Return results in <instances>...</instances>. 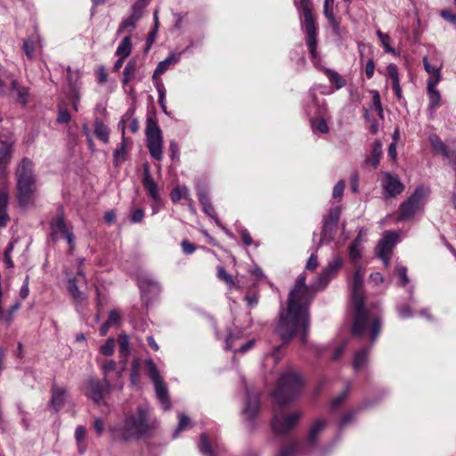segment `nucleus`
Segmentation results:
<instances>
[{
  "mask_svg": "<svg viewBox=\"0 0 456 456\" xmlns=\"http://www.w3.org/2000/svg\"><path fill=\"white\" fill-rule=\"evenodd\" d=\"M342 265L343 259L338 256H334L310 287L305 284L304 273L297 277L289 295L287 311L281 314L277 326V332L284 343L297 334L303 343L306 342L310 325L308 307L316 291L323 289L336 277Z\"/></svg>",
  "mask_w": 456,
  "mask_h": 456,
  "instance_id": "f257e3e1",
  "label": "nucleus"
},
{
  "mask_svg": "<svg viewBox=\"0 0 456 456\" xmlns=\"http://www.w3.org/2000/svg\"><path fill=\"white\" fill-rule=\"evenodd\" d=\"M352 301L354 307L352 333L355 336L362 337L370 327L371 342H374L380 333L381 322L379 318H374L370 321V315L364 308L363 273L361 268H357L354 275Z\"/></svg>",
  "mask_w": 456,
  "mask_h": 456,
  "instance_id": "f03ea898",
  "label": "nucleus"
},
{
  "mask_svg": "<svg viewBox=\"0 0 456 456\" xmlns=\"http://www.w3.org/2000/svg\"><path fill=\"white\" fill-rule=\"evenodd\" d=\"M158 427V421L152 418L147 406H139L136 411L124 420L122 427H113L110 432L114 439L126 442L150 436Z\"/></svg>",
  "mask_w": 456,
  "mask_h": 456,
  "instance_id": "7ed1b4c3",
  "label": "nucleus"
},
{
  "mask_svg": "<svg viewBox=\"0 0 456 456\" xmlns=\"http://www.w3.org/2000/svg\"><path fill=\"white\" fill-rule=\"evenodd\" d=\"M302 388L300 375L294 371H286L280 376L272 396L277 405L284 407L296 400Z\"/></svg>",
  "mask_w": 456,
  "mask_h": 456,
  "instance_id": "20e7f679",
  "label": "nucleus"
},
{
  "mask_svg": "<svg viewBox=\"0 0 456 456\" xmlns=\"http://www.w3.org/2000/svg\"><path fill=\"white\" fill-rule=\"evenodd\" d=\"M33 162L23 158L16 169L18 198L20 206H27L32 201L35 192V176Z\"/></svg>",
  "mask_w": 456,
  "mask_h": 456,
  "instance_id": "39448f33",
  "label": "nucleus"
},
{
  "mask_svg": "<svg viewBox=\"0 0 456 456\" xmlns=\"http://www.w3.org/2000/svg\"><path fill=\"white\" fill-rule=\"evenodd\" d=\"M304 413L301 411H275L271 422L273 432L278 436L291 433L298 425Z\"/></svg>",
  "mask_w": 456,
  "mask_h": 456,
  "instance_id": "423d86ee",
  "label": "nucleus"
},
{
  "mask_svg": "<svg viewBox=\"0 0 456 456\" xmlns=\"http://www.w3.org/2000/svg\"><path fill=\"white\" fill-rule=\"evenodd\" d=\"M299 9L302 10L304 15V23L306 33V43L309 48L312 58H316L317 47V29L314 23L313 15V3L312 0H299Z\"/></svg>",
  "mask_w": 456,
  "mask_h": 456,
  "instance_id": "0eeeda50",
  "label": "nucleus"
},
{
  "mask_svg": "<svg viewBox=\"0 0 456 456\" xmlns=\"http://www.w3.org/2000/svg\"><path fill=\"white\" fill-rule=\"evenodd\" d=\"M148 369V375L154 384L156 395L164 410L170 408V401L167 385L164 383L159 371L152 359L145 361Z\"/></svg>",
  "mask_w": 456,
  "mask_h": 456,
  "instance_id": "6e6552de",
  "label": "nucleus"
},
{
  "mask_svg": "<svg viewBox=\"0 0 456 456\" xmlns=\"http://www.w3.org/2000/svg\"><path fill=\"white\" fill-rule=\"evenodd\" d=\"M427 195V191L422 187H418L407 200L402 203L398 220L403 221L413 217L415 213L422 208Z\"/></svg>",
  "mask_w": 456,
  "mask_h": 456,
  "instance_id": "1a4fd4ad",
  "label": "nucleus"
},
{
  "mask_svg": "<svg viewBox=\"0 0 456 456\" xmlns=\"http://www.w3.org/2000/svg\"><path fill=\"white\" fill-rule=\"evenodd\" d=\"M85 395L97 405H104V395L109 394L105 390V384L95 378H89L84 386Z\"/></svg>",
  "mask_w": 456,
  "mask_h": 456,
  "instance_id": "9d476101",
  "label": "nucleus"
},
{
  "mask_svg": "<svg viewBox=\"0 0 456 456\" xmlns=\"http://www.w3.org/2000/svg\"><path fill=\"white\" fill-rule=\"evenodd\" d=\"M52 235L53 239L58 238V234L63 235L69 244V251L72 253L75 248V238L72 228L66 224L62 214H60L54 221L51 223Z\"/></svg>",
  "mask_w": 456,
  "mask_h": 456,
  "instance_id": "9b49d317",
  "label": "nucleus"
},
{
  "mask_svg": "<svg viewBox=\"0 0 456 456\" xmlns=\"http://www.w3.org/2000/svg\"><path fill=\"white\" fill-rule=\"evenodd\" d=\"M397 241V234L392 232H386L377 247V255L382 259L385 266H388L392 250Z\"/></svg>",
  "mask_w": 456,
  "mask_h": 456,
  "instance_id": "f8f14e48",
  "label": "nucleus"
},
{
  "mask_svg": "<svg viewBox=\"0 0 456 456\" xmlns=\"http://www.w3.org/2000/svg\"><path fill=\"white\" fill-rule=\"evenodd\" d=\"M340 214V207H335L331 208L324 217L321 242L332 240L337 231Z\"/></svg>",
  "mask_w": 456,
  "mask_h": 456,
  "instance_id": "ddd939ff",
  "label": "nucleus"
},
{
  "mask_svg": "<svg viewBox=\"0 0 456 456\" xmlns=\"http://www.w3.org/2000/svg\"><path fill=\"white\" fill-rule=\"evenodd\" d=\"M84 259H81L79 261V265L83 264ZM86 279L84 272L82 271L81 267L78 266V270L77 272V274L74 278L69 279L68 281V290L73 297V298L77 301L81 302L84 299L83 294L79 291L78 286L79 285H86Z\"/></svg>",
  "mask_w": 456,
  "mask_h": 456,
  "instance_id": "4468645a",
  "label": "nucleus"
},
{
  "mask_svg": "<svg viewBox=\"0 0 456 456\" xmlns=\"http://www.w3.org/2000/svg\"><path fill=\"white\" fill-rule=\"evenodd\" d=\"M384 178L383 189L386 197H395L404 191V185L401 183L397 175L386 173Z\"/></svg>",
  "mask_w": 456,
  "mask_h": 456,
  "instance_id": "2eb2a0df",
  "label": "nucleus"
},
{
  "mask_svg": "<svg viewBox=\"0 0 456 456\" xmlns=\"http://www.w3.org/2000/svg\"><path fill=\"white\" fill-rule=\"evenodd\" d=\"M145 4H134L131 7V14L126 19L123 20L118 26V34L124 32L126 29L133 30L135 28L136 22L141 19L142 15V10L145 7Z\"/></svg>",
  "mask_w": 456,
  "mask_h": 456,
  "instance_id": "dca6fc26",
  "label": "nucleus"
},
{
  "mask_svg": "<svg viewBox=\"0 0 456 456\" xmlns=\"http://www.w3.org/2000/svg\"><path fill=\"white\" fill-rule=\"evenodd\" d=\"M429 142L437 153L443 155L451 163H453L454 169H456V153L454 151H451L447 149L446 145L441 140V138L436 134H432L429 135Z\"/></svg>",
  "mask_w": 456,
  "mask_h": 456,
  "instance_id": "f3484780",
  "label": "nucleus"
},
{
  "mask_svg": "<svg viewBox=\"0 0 456 456\" xmlns=\"http://www.w3.org/2000/svg\"><path fill=\"white\" fill-rule=\"evenodd\" d=\"M116 368V362L113 360H107L102 364V373H103V382L105 384V390L108 393H110L114 389L122 390L124 383L123 381H118L116 384L112 385L110 379L109 378V372L110 370H114Z\"/></svg>",
  "mask_w": 456,
  "mask_h": 456,
  "instance_id": "a211bd4d",
  "label": "nucleus"
},
{
  "mask_svg": "<svg viewBox=\"0 0 456 456\" xmlns=\"http://www.w3.org/2000/svg\"><path fill=\"white\" fill-rule=\"evenodd\" d=\"M197 196L200 203L202 206L203 211L210 217L214 218L217 223V219L216 217L215 209L211 204L210 198L208 196V192L207 189L203 186H197Z\"/></svg>",
  "mask_w": 456,
  "mask_h": 456,
  "instance_id": "6ab92c4d",
  "label": "nucleus"
},
{
  "mask_svg": "<svg viewBox=\"0 0 456 456\" xmlns=\"http://www.w3.org/2000/svg\"><path fill=\"white\" fill-rule=\"evenodd\" d=\"M142 184L145 190L147 191L148 194L152 198V200L158 201L159 199L158 185L154 182V179L151 175L150 168L148 166H145L143 168Z\"/></svg>",
  "mask_w": 456,
  "mask_h": 456,
  "instance_id": "aec40b11",
  "label": "nucleus"
},
{
  "mask_svg": "<svg viewBox=\"0 0 456 456\" xmlns=\"http://www.w3.org/2000/svg\"><path fill=\"white\" fill-rule=\"evenodd\" d=\"M66 401V390L61 387L53 385L52 387L51 406L55 411H59Z\"/></svg>",
  "mask_w": 456,
  "mask_h": 456,
  "instance_id": "412c9836",
  "label": "nucleus"
},
{
  "mask_svg": "<svg viewBox=\"0 0 456 456\" xmlns=\"http://www.w3.org/2000/svg\"><path fill=\"white\" fill-rule=\"evenodd\" d=\"M247 403L244 410V414L248 415L249 419H253L259 411V397L258 394L251 395L247 390Z\"/></svg>",
  "mask_w": 456,
  "mask_h": 456,
  "instance_id": "4be33fe9",
  "label": "nucleus"
},
{
  "mask_svg": "<svg viewBox=\"0 0 456 456\" xmlns=\"http://www.w3.org/2000/svg\"><path fill=\"white\" fill-rule=\"evenodd\" d=\"M327 421L324 419H319L315 420L310 428L308 433V444L311 445L315 444L318 440L320 434L326 428Z\"/></svg>",
  "mask_w": 456,
  "mask_h": 456,
  "instance_id": "5701e85b",
  "label": "nucleus"
},
{
  "mask_svg": "<svg viewBox=\"0 0 456 456\" xmlns=\"http://www.w3.org/2000/svg\"><path fill=\"white\" fill-rule=\"evenodd\" d=\"M382 156V143L379 141H375L372 145L370 154L365 159V165H370L376 168L380 161Z\"/></svg>",
  "mask_w": 456,
  "mask_h": 456,
  "instance_id": "b1692460",
  "label": "nucleus"
},
{
  "mask_svg": "<svg viewBox=\"0 0 456 456\" xmlns=\"http://www.w3.org/2000/svg\"><path fill=\"white\" fill-rule=\"evenodd\" d=\"M334 1L335 0H324L323 13L330 25L337 31L339 29V21L334 14Z\"/></svg>",
  "mask_w": 456,
  "mask_h": 456,
  "instance_id": "393cba45",
  "label": "nucleus"
},
{
  "mask_svg": "<svg viewBox=\"0 0 456 456\" xmlns=\"http://www.w3.org/2000/svg\"><path fill=\"white\" fill-rule=\"evenodd\" d=\"M127 140L125 137V125L122 126V142L113 153V161L116 166L126 160Z\"/></svg>",
  "mask_w": 456,
  "mask_h": 456,
  "instance_id": "a878e982",
  "label": "nucleus"
},
{
  "mask_svg": "<svg viewBox=\"0 0 456 456\" xmlns=\"http://www.w3.org/2000/svg\"><path fill=\"white\" fill-rule=\"evenodd\" d=\"M12 156V146L11 143L3 142L0 147V172H4Z\"/></svg>",
  "mask_w": 456,
  "mask_h": 456,
  "instance_id": "bb28decb",
  "label": "nucleus"
},
{
  "mask_svg": "<svg viewBox=\"0 0 456 456\" xmlns=\"http://www.w3.org/2000/svg\"><path fill=\"white\" fill-rule=\"evenodd\" d=\"M137 74V61L134 59L130 60L123 70V86H126L130 81L135 78Z\"/></svg>",
  "mask_w": 456,
  "mask_h": 456,
  "instance_id": "cd10ccee",
  "label": "nucleus"
},
{
  "mask_svg": "<svg viewBox=\"0 0 456 456\" xmlns=\"http://www.w3.org/2000/svg\"><path fill=\"white\" fill-rule=\"evenodd\" d=\"M162 139L147 140L150 154L154 159L160 160L162 159Z\"/></svg>",
  "mask_w": 456,
  "mask_h": 456,
  "instance_id": "c85d7f7f",
  "label": "nucleus"
},
{
  "mask_svg": "<svg viewBox=\"0 0 456 456\" xmlns=\"http://www.w3.org/2000/svg\"><path fill=\"white\" fill-rule=\"evenodd\" d=\"M369 358V350L366 348H362L355 353L354 359L353 362V366L354 370H359L363 368L367 362Z\"/></svg>",
  "mask_w": 456,
  "mask_h": 456,
  "instance_id": "c756f323",
  "label": "nucleus"
},
{
  "mask_svg": "<svg viewBox=\"0 0 456 456\" xmlns=\"http://www.w3.org/2000/svg\"><path fill=\"white\" fill-rule=\"evenodd\" d=\"M146 137L147 140L162 139L161 130L157 122L152 118L147 119L146 124Z\"/></svg>",
  "mask_w": 456,
  "mask_h": 456,
  "instance_id": "7c9ffc66",
  "label": "nucleus"
},
{
  "mask_svg": "<svg viewBox=\"0 0 456 456\" xmlns=\"http://www.w3.org/2000/svg\"><path fill=\"white\" fill-rule=\"evenodd\" d=\"M94 134L97 136V138L102 141L103 142H109L110 129L99 118H96L94 122Z\"/></svg>",
  "mask_w": 456,
  "mask_h": 456,
  "instance_id": "2f4dec72",
  "label": "nucleus"
},
{
  "mask_svg": "<svg viewBox=\"0 0 456 456\" xmlns=\"http://www.w3.org/2000/svg\"><path fill=\"white\" fill-rule=\"evenodd\" d=\"M11 90L15 92L17 94V101L25 105L28 102V88L20 86L16 80L12 81Z\"/></svg>",
  "mask_w": 456,
  "mask_h": 456,
  "instance_id": "473e14b6",
  "label": "nucleus"
},
{
  "mask_svg": "<svg viewBox=\"0 0 456 456\" xmlns=\"http://www.w3.org/2000/svg\"><path fill=\"white\" fill-rule=\"evenodd\" d=\"M68 82L69 86V93L79 92L80 90V74L78 71H73L70 68L68 69Z\"/></svg>",
  "mask_w": 456,
  "mask_h": 456,
  "instance_id": "72a5a7b5",
  "label": "nucleus"
},
{
  "mask_svg": "<svg viewBox=\"0 0 456 456\" xmlns=\"http://www.w3.org/2000/svg\"><path fill=\"white\" fill-rule=\"evenodd\" d=\"M179 61V57L175 54H170L164 61H160L154 72L153 77H155L158 74H162L166 70L168 69L170 65L177 63Z\"/></svg>",
  "mask_w": 456,
  "mask_h": 456,
  "instance_id": "f704fd0d",
  "label": "nucleus"
},
{
  "mask_svg": "<svg viewBox=\"0 0 456 456\" xmlns=\"http://www.w3.org/2000/svg\"><path fill=\"white\" fill-rule=\"evenodd\" d=\"M170 198L173 202H177L183 198L189 201H191V199L190 198L189 189L184 185L176 186L175 188H174L170 193Z\"/></svg>",
  "mask_w": 456,
  "mask_h": 456,
  "instance_id": "c9c22d12",
  "label": "nucleus"
},
{
  "mask_svg": "<svg viewBox=\"0 0 456 456\" xmlns=\"http://www.w3.org/2000/svg\"><path fill=\"white\" fill-rule=\"evenodd\" d=\"M324 72L329 78V81L335 86L336 89H340L346 86V80L337 71L325 69Z\"/></svg>",
  "mask_w": 456,
  "mask_h": 456,
  "instance_id": "e433bc0d",
  "label": "nucleus"
},
{
  "mask_svg": "<svg viewBox=\"0 0 456 456\" xmlns=\"http://www.w3.org/2000/svg\"><path fill=\"white\" fill-rule=\"evenodd\" d=\"M131 37L130 36L126 37L119 44L117 48L116 54L122 58H126L131 53Z\"/></svg>",
  "mask_w": 456,
  "mask_h": 456,
  "instance_id": "4c0bfd02",
  "label": "nucleus"
},
{
  "mask_svg": "<svg viewBox=\"0 0 456 456\" xmlns=\"http://www.w3.org/2000/svg\"><path fill=\"white\" fill-rule=\"evenodd\" d=\"M199 449L201 454L204 456H216L208 440V436L206 433L201 434Z\"/></svg>",
  "mask_w": 456,
  "mask_h": 456,
  "instance_id": "58836bf2",
  "label": "nucleus"
},
{
  "mask_svg": "<svg viewBox=\"0 0 456 456\" xmlns=\"http://www.w3.org/2000/svg\"><path fill=\"white\" fill-rule=\"evenodd\" d=\"M362 235V231L359 232L356 239L354 240L349 248V256L352 261H356L361 258V251L362 247L360 245V236Z\"/></svg>",
  "mask_w": 456,
  "mask_h": 456,
  "instance_id": "ea45409f",
  "label": "nucleus"
},
{
  "mask_svg": "<svg viewBox=\"0 0 456 456\" xmlns=\"http://www.w3.org/2000/svg\"><path fill=\"white\" fill-rule=\"evenodd\" d=\"M429 97V108L431 110H436L441 103V95L436 88H428Z\"/></svg>",
  "mask_w": 456,
  "mask_h": 456,
  "instance_id": "a19ab883",
  "label": "nucleus"
},
{
  "mask_svg": "<svg viewBox=\"0 0 456 456\" xmlns=\"http://www.w3.org/2000/svg\"><path fill=\"white\" fill-rule=\"evenodd\" d=\"M39 44L36 37H30L24 41L23 50L28 59H33L35 56V49L37 45Z\"/></svg>",
  "mask_w": 456,
  "mask_h": 456,
  "instance_id": "79ce46f5",
  "label": "nucleus"
},
{
  "mask_svg": "<svg viewBox=\"0 0 456 456\" xmlns=\"http://www.w3.org/2000/svg\"><path fill=\"white\" fill-rule=\"evenodd\" d=\"M179 423L176 429L174 432V437H176L180 432L187 429L191 426V419L188 416L183 413L178 415Z\"/></svg>",
  "mask_w": 456,
  "mask_h": 456,
  "instance_id": "37998d69",
  "label": "nucleus"
},
{
  "mask_svg": "<svg viewBox=\"0 0 456 456\" xmlns=\"http://www.w3.org/2000/svg\"><path fill=\"white\" fill-rule=\"evenodd\" d=\"M217 277L219 280L225 282L230 288L235 287V281L232 277L225 271L224 267H217Z\"/></svg>",
  "mask_w": 456,
  "mask_h": 456,
  "instance_id": "c03bdc74",
  "label": "nucleus"
},
{
  "mask_svg": "<svg viewBox=\"0 0 456 456\" xmlns=\"http://www.w3.org/2000/svg\"><path fill=\"white\" fill-rule=\"evenodd\" d=\"M119 353L126 357L129 353V338L126 334H121L118 338Z\"/></svg>",
  "mask_w": 456,
  "mask_h": 456,
  "instance_id": "a18cd8bd",
  "label": "nucleus"
},
{
  "mask_svg": "<svg viewBox=\"0 0 456 456\" xmlns=\"http://www.w3.org/2000/svg\"><path fill=\"white\" fill-rule=\"evenodd\" d=\"M395 273L400 278L399 285L404 287L409 282V278L407 276V268L403 265H396Z\"/></svg>",
  "mask_w": 456,
  "mask_h": 456,
  "instance_id": "49530a36",
  "label": "nucleus"
},
{
  "mask_svg": "<svg viewBox=\"0 0 456 456\" xmlns=\"http://www.w3.org/2000/svg\"><path fill=\"white\" fill-rule=\"evenodd\" d=\"M116 341L114 338H110L106 343L100 347V352L103 355H111L114 352Z\"/></svg>",
  "mask_w": 456,
  "mask_h": 456,
  "instance_id": "de8ad7c7",
  "label": "nucleus"
},
{
  "mask_svg": "<svg viewBox=\"0 0 456 456\" xmlns=\"http://www.w3.org/2000/svg\"><path fill=\"white\" fill-rule=\"evenodd\" d=\"M314 131H319L326 134L329 132L327 122L323 118H319L312 124Z\"/></svg>",
  "mask_w": 456,
  "mask_h": 456,
  "instance_id": "09e8293b",
  "label": "nucleus"
},
{
  "mask_svg": "<svg viewBox=\"0 0 456 456\" xmlns=\"http://www.w3.org/2000/svg\"><path fill=\"white\" fill-rule=\"evenodd\" d=\"M441 79V70L436 71L434 74L429 75V78L427 81L428 88H436Z\"/></svg>",
  "mask_w": 456,
  "mask_h": 456,
  "instance_id": "8fccbe9b",
  "label": "nucleus"
},
{
  "mask_svg": "<svg viewBox=\"0 0 456 456\" xmlns=\"http://www.w3.org/2000/svg\"><path fill=\"white\" fill-rule=\"evenodd\" d=\"M377 36L381 41L382 45L385 47L386 52L392 53L394 50L391 48L389 45L390 37L388 35L382 33L380 30L376 32Z\"/></svg>",
  "mask_w": 456,
  "mask_h": 456,
  "instance_id": "3c124183",
  "label": "nucleus"
},
{
  "mask_svg": "<svg viewBox=\"0 0 456 456\" xmlns=\"http://www.w3.org/2000/svg\"><path fill=\"white\" fill-rule=\"evenodd\" d=\"M372 94H373V98H372L373 107H374L375 110L378 112L379 116L380 118H383V110H382V106H381L379 94L378 93V91H373Z\"/></svg>",
  "mask_w": 456,
  "mask_h": 456,
  "instance_id": "603ef678",
  "label": "nucleus"
},
{
  "mask_svg": "<svg viewBox=\"0 0 456 456\" xmlns=\"http://www.w3.org/2000/svg\"><path fill=\"white\" fill-rule=\"evenodd\" d=\"M130 380L132 385L136 386L140 382V374L138 370V365L135 362H133L131 374H130Z\"/></svg>",
  "mask_w": 456,
  "mask_h": 456,
  "instance_id": "864d4df0",
  "label": "nucleus"
},
{
  "mask_svg": "<svg viewBox=\"0 0 456 456\" xmlns=\"http://www.w3.org/2000/svg\"><path fill=\"white\" fill-rule=\"evenodd\" d=\"M297 448V444L296 443H291L287 447L281 450L279 456H295Z\"/></svg>",
  "mask_w": 456,
  "mask_h": 456,
  "instance_id": "5fc2aeb1",
  "label": "nucleus"
},
{
  "mask_svg": "<svg viewBox=\"0 0 456 456\" xmlns=\"http://www.w3.org/2000/svg\"><path fill=\"white\" fill-rule=\"evenodd\" d=\"M349 389H350V385H347V387L345 388V390L338 396L335 397L332 400L331 407L333 409L337 408L345 400V398L348 395Z\"/></svg>",
  "mask_w": 456,
  "mask_h": 456,
  "instance_id": "6e6d98bb",
  "label": "nucleus"
},
{
  "mask_svg": "<svg viewBox=\"0 0 456 456\" xmlns=\"http://www.w3.org/2000/svg\"><path fill=\"white\" fill-rule=\"evenodd\" d=\"M110 325H119L121 322V314L118 310H112L109 314V320L107 321Z\"/></svg>",
  "mask_w": 456,
  "mask_h": 456,
  "instance_id": "4d7b16f0",
  "label": "nucleus"
},
{
  "mask_svg": "<svg viewBox=\"0 0 456 456\" xmlns=\"http://www.w3.org/2000/svg\"><path fill=\"white\" fill-rule=\"evenodd\" d=\"M387 74L391 77L392 82L399 80L398 69L395 64H389L387 68Z\"/></svg>",
  "mask_w": 456,
  "mask_h": 456,
  "instance_id": "13d9d810",
  "label": "nucleus"
},
{
  "mask_svg": "<svg viewBox=\"0 0 456 456\" xmlns=\"http://www.w3.org/2000/svg\"><path fill=\"white\" fill-rule=\"evenodd\" d=\"M440 15L443 19L449 21L452 24H456V14L452 13L449 10H442Z\"/></svg>",
  "mask_w": 456,
  "mask_h": 456,
  "instance_id": "bf43d9fd",
  "label": "nucleus"
},
{
  "mask_svg": "<svg viewBox=\"0 0 456 456\" xmlns=\"http://www.w3.org/2000/svg\"><path fill=\"white\" fill-rule=\"evenodd\" d=\"M345 189V183L343 181H339L336 183L333 188V198H340L343 195V191Z\"/></svg>",
  "mask_w": 456,
  "mask_h": 456,
  "instance_id": "052dcab7",
  "label": "nucleus"
},
{
  "mask_svg": "<svg viewBox=\"0 0 456 456\" xmlns=\"http://www.w3.org/2000/svg\"><path fill=\"white\" fill-rule=\"evenodd\" d=\"M181 246L183 253L187 255L192 254L196 249V247L187 240H183Z\"/></svg>",
  "mask_w": 456,
  "mask_h": 456,
  "instance_id": "680f3d73",
  "label": "nucleus"
},
{
  "mask_svg": "<svg viewBox=\"0 0 456 456\" xmlns=\"http://www.w3.org/2000/svg\"><path fill=\"white\" fill-rule=\"evenodd\" d=\"M86 428L83 426H77L75 430L76 441L80 444L86 437Z\"/></svg>",
  "mask_w": 456,
  "mask_h": 456,
  "instance_id": "e2e57ef3",
  "label": "nucleus"
},
{
  "mask_svg": "<svg viewBox=\"0 0 456 456\" xmlns=\"http://www.w3.org/2000/svg\"><path fill=\"white\" fill-rule=\"evenodd\" d=\"M93 426H94V428L95 432L97 433V435L102 436L105 429V426H104L102 419L100 418H96L94 421Z\"/></svg>",
  "mask_w": 456,
  "mask_h": 456,
  "instance_id": "0e129e2a",
  "label": "nucleus"
},
{
  "mask_svg": "<svg viewBox=\"0 0 456 456\" xmlns=\"http://www.w3.org/2000/svg\"><path fill=\"white\" fill-rule=\"evenodd\" d=\"M70 120V115L66 110L60 109L57 118L58 123H68Z\"/></svg>",
  "mask_w": 456,
  "mask_h": 456,
  "instance_id": "69168bd1",
  "label": "nucleus"
},
{
  "mask_svg": "<svg viewBox=\"0 0 456 456\" xmlns=\"http://www.w3.org/2000/svg\"><path fill=\"white\" fill-rule=\"evenodd\" d=\"M144 216V212L142 208L135 209L132 216H131V221L133 223H140Z\"/></svg>",
  "mask_w": 456,
  "mask_h": 456,
  "instance_id": "338daca9",
  "label": "nucleus"
},
{
  "mask_svg": "<svg viewBox=\"0 0 456 456\" xmlns=\"http://www.w3.org/2000/svg\"><path fill=\"white\" fill-rule=\"evenodd\" d=\"M399 316L403 319L412 316L411 308L409 305H403L398 308Z\"/></svg>",
  "mask_w": 456,
  "mask_h": 456,
  "instance_id": "774afa93",
  "label": "nucleus"
}]
</instances>
